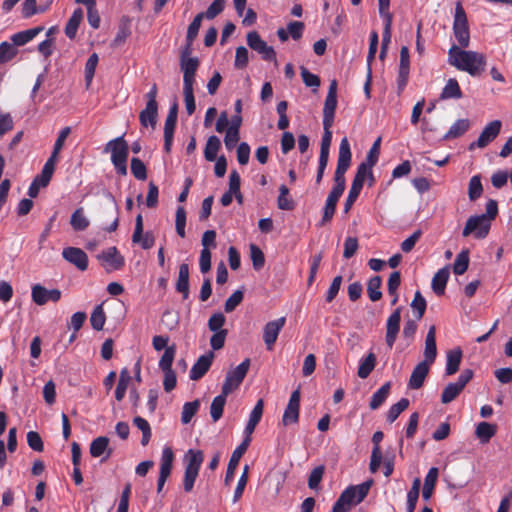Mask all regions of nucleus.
<instances>
[{
    "mask_svg": "<svg viewBox=\"0 0 512 512\" xmlns=\"http://www.w3.org/2000/svg\"><path fill=\"white\" fill-rule=\"evenodd\" d=\"M448 62L460 71L471 76H479L485 70L486 57L484 54L472 50H464L452 45L448 51Z\"/></svg>",
    "mask_w": 512,
    "mask_h": 512,
    "instance_id": "nucleus-1",
    "label": "nucleus"
},
{
    "mask_svg": "<svg viewBox=\"0 0 512 512\" xmlns=\"http://www.w3.org/2000/svg\"><path fill=\"white\" fill-rule=\"evenodd\" d=\"M371 485L372 480H368L359 485L347 487L334 503L331 512H348L366 498Z\"/></svg>",
    "mask_w": 512,
    "mask_h": 512,
    "instance_id": "nucleus-2",
    "label": "nucleus"
},
{
    "mask_svg": "<svg viewBox=\"0 0 512 512\" xmlns=\"http://www.w3.org/2000/svg\"><path fill=\"white\" fill-rule=\"evenodd\" d=\"M351 149L349 141L346 137H344L339 146L338 152V160L337 167L334 174V186L331 192L338 193L340 195L343 194L346 187L345 173L350 167L351 164Z\"/></svg>",
    "mask_w": 512,
    "mask_h": 512,
    "instance_id": "nucleus-3",
    "label": "nucleus"
},
{
    "mask_svg": "<svg viewBox=\"0 0 512 512\" xmlns=\"http://www.w3.org/2000/svg\"><path fill=\"white\" fill-rule=\"evenodd\" d=\"M104 152L111 154V162L116 172L121 176H126L129 146L124 136L122 135L110 140L105 145Z\"/></svg>",
    "mask_w": 512,
    "mask_h": 512,
    "instance_id": "nucleus-4",
    "label": "nucleus"
},
{
    "mask_svg": "<svg viewBox=\"0 0 512 512\" xmlns=\"http://www.w3.org/2000/svg\"><path fill=\"white\" fill-rule=\"evenodd\" d=\"M453 33L460 48H467L470 43V32L467 16L460 2L456 3L453 22Z\"/></svg>",
    "mask_w": 512,
    "mask_h": 512,
    "instance_id": "nucleus-5",
    "label": "nucleus"
},
{
    "mask_svg": "<svg viewBox=\"0 0 512 512\" xmlns=\"http://www.w3.org/2000/svg\"><path fill=\"white\" fill-rule=\"evenodd\" d=\"M250 367V359H245L242 363H240L236 368L227 372L225 381L222 385V390L224 394H230L232 391L236 390L240 384L243 382L244 378L247 375V372Z\"/></svg>",
    "mask_w": 512,
    "mask_h": 512,
    "instance_id": "nucleus-6",
    "label": "nucleus"
},
{
    "mask_svg": "<svg viewBox=\"0 0 512 512\" xmlns=\"http://www.w3.org/2000/svg\"><path fill=\"white\" fill-rule=\"evenodd\" d=\"M247 45L250 49L259 53L263 60L273 61L277 65L276 52L259 35L257 31H250L246 36Z\"/></svg>",
    "mask_w": 512,
    "mask_h": 512,
    "instance_id": "nucleus-7",
    "label": "nucleus"
},
{
    "mask_svg": "<svg viewBox=\"0 0 512 512\" xmlns=\"http://www.w3.org/2000/svg\"><path fill=\"white\" fill-rule=\"evenodd\" d=\"M491 223L488 221L485 215H475L468 218L465 227L462 231V235L467 237L474 234L475 238H485L490 230Z\"/></svg>",
    "mask_w": 512,
    "mask_h": 512,
    "instance_id": "nucleus-8",
    "label": "nucleus"
},
{
    "mask_svg": "<svg viewBox=\"0 0 512 512\" xmlns=\"http://www.w3.org/2000/svg\"><path fill=\"white\" fill-rule=\"evenodd\" d=\"M502 123L500 120H494L488 123L480 133L476 142L470 144L469 149L474 147L484 148L491 143L500 133Z\"/></svg>",
    "mask_w": 512,
    "mask_h": 512,
    "instance_id": "nucleus-9",
    "label": "nucleus"
},
{
    "mask_svg": "<svg viewBox=\"0 0 512 512\" xmlns=\"http://www.w3.org/2000/svg\"><path fill=\"white\" fill-rule=\"evenodd\" d=\"M178 104L174 102L168 112L164 125V150L169 153L173 142L174 130L177 123Z\"/></svg>",
    "mask_w": 512,
    "mask_h": 512,
    "instance_id": "nucleus-10",
    "label": "nucleus"
},
{
    "mask_svg": "<svg viewBox=\"0 0 512 512\" xmlns=\"http://www.w3.org/2000/svg\"><path fill=\"white\" fill-rule=\"evenodd\" d=\"M337 86L335 79L330 81L328 93L323 107V122L333 123L337 107Z\"/></svg>",
    "mask_w": 512,
    "mask_h": 512,
    "instance_id": "nucleus-11",
    "label": "nucleus"
},
{
    "mask_svg": "<svg viewBox=\"0 0 512 512\" xmlns=\"http://www.w3.org/2000/svg\"><path fill=\"white\" fill-rule=\"evenodd\" d=\"M401 311L402 308H396L391 315L388 317L386 322V335L385 341L386 345L392 349L395 341L397 339L398 333L400 331V321H401Z\"/></svg>",
    "mask_w": 512,
    "mask_h": 512,
    "instance_id": "nucleus-12",
    "label": "nucleus"
},
{
    "mask_svg": "<svg viewBox=\"0 0 512 512\" xmlns=\"http://www.w3.org/2000/svg\"><path fill=\"white\" fill-rule=\"evenodd\" d=\"M286 322L285 317H280L276 320L270 321L265 324L263 329V340L267 350L271 351L278 338L281 329L284 327Z\"/></svg>",
    "mask_w": 512,
    "mask_h": 512,
    "instance_id": "nucleus-13",
    "label": "nucleus"
},
{
    "mask_svg": "<svg viewBox=\"0 0 512 512\" xmlns=\"http://www.w3.org/2000/svg\"><path fill=\"white\" fill-rule=\"evenodd\" d=\"M300 409V389L294 390L291 395L287 407L284 411L282 422L285 426L295 424L299 420Z\"/></svg>",
    "mask_w": 512,
    "mask_h": 512,
    "instance_id": "nucleus-14",
    "label": "nucleus"
},
{
    "mask_svg": "<svg viewBox=\"0 0 512 512\" xmlns=\"http://www.w3.org/2000/svg\"><path fill=\"white\" fill-rule=\"evenodd\" d=\"M63 258L73 264L80 271H85L88 268V256L80 248L66 247L62 251Z\"/></svg>",
    "mask_w": 512,
    "mask_h": 512,
    "instance_id": "nucleus-15",
    "label": "nucleus"
},
{
    "mask_svg": "<svg viewBox=\"0 0 512 512\" xmlns=\"http://www.w3.org/2000/svg\"><path fill=\"white\" fill-rule=\"evenodd\" d=\"M251 442V438L246 437L243 442L233 451L230 460L228 462L226 475H225V484H229L230 481L234 478L235 470L239 464V461L243 454L246 452L249 444Z\"/></svg>",
    "mask_w": 512,
    "mask_h": 512,
    "instance_id": "nucleus-16",
    "label": "nucleus"
},
{
    "mask_svg": "<svg viewBox=\"0 0 512 512\" xmlns=\"http://www.w3.org/2000/svg\"><path fill=\"white\" fill-rule=\"evenodd\" d=\"M213 359L214 353L212 351L201 355L190 370V379L193 381L201 379L210 369Z\"/></svg>",
    "mask_w": 512,
    "mask_h": 512,
    "instance_id": "nucleus-17",
    "label": "nucleus"
},
{
    "mask_svg": "<svg viewBox=\"0 0 512 512\" xmlns=\"http://www.w3.org/2000/svg\"><path fill=\"white\" fill-rule=\"evenodd\" d=\"M199 67L197 57L189 59H180V69L183 72V86H193L195 82V74Z\"/></svg>",
    "mask_w": 512,
    "mask_h": 512,
    "instance_id": "nucleus-18",
    "label": "nucleus"
},
{
    "mask_svg": "<svg viewBox=\"0 0 512 512\" xmlns=\"http://www.w3.org/2000/svg\"><path fill=\"white\" fill-rule=\"evenodd\" d=\"M431 364L421 361L413 369L409 378L408 386L411 389H419L423 386L425 378L429 373V367Z\"/></svg>",
    "mask_w": 512,
    "mask_h": 512,
    "instance_id": "nucleus-19",
    "label": "nucleus"
},
{
    "mask_svg": "<svg viewBox=\"0 0 512 512\" xmlns=\"http://www.w3.org/2000/svg\"><path fill=\"white\" fill-rule=\"evenodd\" d=\"M437 356V346H436V328L435 326H431L427 332L425 339V348H424V360L428 364H433Z\"/></svg>",
    "mask_w": 512,
    "mask_h": 512,
    "instance_id": "nucleus-20",
    "label": "nucleus"
},
{
    "mask_svg": "<svg viewBox=\"0 0 512 512\" xmlns=\"http://www.w3.org/2000/svg\"><path fill=\"white\" fill-rule=\"evenodd\" d=\"M89 452L94 458H98L106 453L102 462L108 459L112 455V449L109 448V438L106 436L95 438L90 444Z\"/></svg>",
    "mask_w": 512,
    "mask_h": 512,
    "instance_id": "nucleus-21",
    "label": "nucleus"
},
{
    "mask_svg": "<svg viewBox=\"0 0 512 512\" xmlns=\"http://www.w3.org/2000/svg\"><path fill=\"white\" fill-rule=\"evenodd\" d=\"M98 258L113 270L121 269L124 265V258L114 246L103 251Z\"/></svg>",
    "mask_w": 512,
    "mask_h": 512,
    "instance_id": "nucleus-22",
    "label": "nucleus"
},
{
    "mask_svg": "<svg viewBox=\"0 0 512 512\" xmlns=\"http://www.w3.org/2000/svg\"><path fill=\"white\" fill-rule=\"evenodd\" d=\"M131 18L122 16L119 22L118 31L115 38L111 42V46L116 48L125 43L126 39L131 35Z\"/></svg>",
    "mask_w": 512,
    "mask_h": 512,
    "instance_id": "nucleus-23",
    "label": "nucleus"
},
{
    "mask_svg": "<svg viewBox=\"0 0 512 512\" xmlns=\"http://www.w3.org/2000/svg\"><path fill=\"white\" fill-rule=\"evenodd\" d=\"M450 276L449 267L438 270L432 278L431 287L435 294L441 296L445 293L446 284Z\"/></svg>",
    "mask_w": 512,
    "mask_h": 512,
    "instance_id": "nucleus-24",
    "label": "nucleus"
},
{
    "mask_svg": "<svg viewBox=\"0 0 512 512\" xmlns=\"http://www.w3.org/2000/svg\"><path fill=\"white\" fill-rule=\"evenodd\" d=\"M44 30L43 26L34 27L24 31H20L11 36V42L16 46H23L33 40L38 34Z\"/></svg>",
    "mask_w": 512,
    "mask_h": 512,
    "instance_id": "nucleus-25",
    "label": "nucleus"
},
{
    "mask_svg": "<svg viewBox=\"0 0 512 512\" xmlns=\"http://www.w3.org/2000/svg\"><path fill=\"white\" fill-rule=\"evenodd\" d=\"M176 290L181 293L183 299L189 296V266L187 263H182L179 266L178 279L176 282Z\"/></svg>",
    "mask_w": 512,
    "mask_h": 512,
    "instance_id": "nucleus-26",
    "label": "nucleus"
},
{
    "mask_svg": "<svg viewBox=\"0 0 512 512\" xmlns=\"http://www.w3.org/2000/svg\"><path fill=\"white\" fill-rule=\"evenodd\" d=\"M497 432V425L489 422H480L475 429V435L482 444L488 443Z\"/></svg>",
    "mask_w": 512,
    "mask_h": 512,
    "instance_id": "nucleus-27",
    "label": "nucleus"
},
{
    "mask_svg": "<svg viewBox=\"0 0 512 512\" xmlns=\"http://www.w3.org/2000/svg\"><path fill=\"white\" fill-rule=\"evenodd\" d=\"M462 356L463 354L460 348H455L447 352L445 369L447 375H454L459 370Z\"/></svg>",
    "mask_w": 512,
    "mask_h": 512,
    "instance_id": "nucleus-28",
    "label": "nucleus"
},
{
    "mask_svg": "<svg viewBox=\"0 0 512 512\" xmlns=\"http://www.w3.org/2000/svg\"><path fill=\"white\" fill-rule=\"evenodd\" d=\"M469 119H458L443 136V140L456 139L464 135L470 129Z\"/></svg>",
    "mask_w": 512,
    "mask_h": 512,
    "instance_id": "nucleus-29",
    "label": "nucleus"
},
{
    "mask_svg": "<svg viewBox=\"0 0 512 512\" xmlns=\"http://www.w3.org/2000/svg\"><path fill=\"white\" fill-rule=\"evenodd\" d=\"M342 195L335 193V192H329L328 197L326 199L325 206L323 208V216L321 219V225H324L327 222H330L334 216L336 205L339 200V198Z\"/></svg>",
    "mask_w": 512,
    "mask_h": 512,
    "instance_id": "nucleus-30",
    "label": "nucleus"
},
{
    "mask_svg": "<svg viewBox=\"0 0 512 512\" xmlns=\"http://www.w3.org/2000/svg\"><path fill=\"white\" fill-rule=\"evenodd\" d=\"M439 471L438 468L432 467L429 469L425 479L424 486L422 489V497L424 500H429L433 494L437 479H438Z\"/></svg>",
    "mask_w": 512,
    "mask_h": 512,
    "instance_id": "nucleus-31",
    "label": "nucleus"
},
{
    "mask_svg": "<svg viewBox=\"0 0 512 512\" xmlns=\"http://www.w3.org/2000/svg\"><path fill=\"white\" fill-rule=\"evenodd\" d=\"M158 116V105L146 104L145 109H143L139 114V120L142 126L152 128L155 127Z\"/></svg>",
    "mask_w": 512,
    "mask_h": 512,
    "instance_id": "nucleus-32",
    "label": "nucleus"
},
{
    "mask_svg": "<svg viewBox=\"0 0 512 512\" xmlns=\"http://www.w3.org/2000/svg\"><path fill=\"white\" fill-rule=\"evenodd\" d=\"M203 460L204 454L201 450H188V452L185 454V470H190L199 473Z\"/></svg>",
    "mask_w": 512,
    "mask_h": 512,
    "instance_id": "nucleus-33",
    "label": "nucleus"
},
{
    "mask_svg": "<svg viewBox=\"0 0 512 512\" xmlns=\"http://www.w3.org/2000/svg\"><path fill=\"white\" fill-rule=\"evenodd\" d=\"M82 19L83 10L81 8L75 9L65 26V34L69 39H74L76 37L77 30Z\"/></svg>",
    "mask_w": 512,
    "mask_h": 512,
    "instance_id": "nucleus-34",
    "label": "nucleus"
},
{
    "mask_svg": "<svg viewBox=\"0 0 512 512\" xmlns=\"http://www.w3.org/2000/svg\"><path fill=\"white\" fill-rule=\"evenodd\" d=\"M57 162H58L57 159H53L52 157H49L47 159V161L45 162L40 175H37L34 178L40 185H42V187H46L49 184V182L53 176Z\"/></svg>",
    "mask_w": 512,
    "mask_h": 512,
    "instance_id": "nucleus-35",
    "label": "nucleus"
},
{
    "mask_svg": "<svg viewBox=\"0 0 512 512\" xmlns=\"http://www.w3.org/2000/svg\"><path fill=\"white\" fill-rule=\"evenodd\" d=\"M391 383L386 382L383 384L371 397L369 407L372 410L378 409L389 396Z\"/></svg>",
    "mask_w": 512,
    "mask_h": 512,
    "instance_id": "nucleus-36",
    "label": "nucleus"
},
{
    "mask_svg": "<svg viewBox=\"0 0 512 512\" xmlns=\"http://www.w3.org/2000/svg\"><path fill=\"white\" fill-rule=\"evenodd\" d=\"M228 395L229 394H224V391L222 390L221 394L212 400L210 405V415L214 422H217L222 417Z\"/></svg>",
    "mask_w": 512,
    "mask_h": 512,
    "instance_id": "nucleus-37",
    "label": "nucleus"
},
{
    "mask_svg": "<svg viewBox=\"0 0 512 512\" xmlns=\"http://www.w3.org/2000/svg\"><path fill=\"white\" fill-rule=\"evenodd\" d=\"M461 97L462 91L460 89L458 81L454 78L449 79L441 92L440 98L442 100H445L452 98L460 99Z\"/></svg>",
    "mask_w": 512,
    "mask_h": 512,
    "instance_id": "nucleus-38",
    "label": "nucleus"
},
{
    "mask_svg": "<svg viewBox=\"0 0 512 512\" xmlns=\"http://www.w3.org/2000/svg\"><path fill=\"white\" fill-rule=\"evenodd\" d=\"M376 365V356L370 352L364 359L360 361L357 375L361 379H366L374 370Z\"/></svg>",
    "mask_w": 512,
    "mask_h": 512,
    "instance_id": "nucleus-39",
    "label": "nucleus"
},
{
    "mask_svg": "<svg viewBox=\"0 0 512 512\" xmlns=\"http://www.w3.org/2000/svg\"><path fill=\"white\" fill-rule=\"evenodd\" d=\"M220 148H221L220 139L215 135L210 136L206 142V146L204 149L205 159L209 162L215 161L218 158L217 153Z\"/></svg>",
    "mask_w": 512,
    "mask_h": 512,
    "instance_id": "nucleus-40",
    "label": "nucleus"
},
{
    "mask_svg": "<svg viewBox=\"0 0 512 512\" xmlns=\"http://www.w3.org/2000/svg\"><path fill=\"white\" fill-rule=\"evenodd\" d=\"M372 167L373 165H370L367 162H362L358 167L356 174L354 176V179L352 181V184L355 186H358L360 188H363L364 181L366 178H372Z\"/></svg>",
    "mask_w": 512,
    "mask_h": 512,
    "instance_id": "nucleus-41",
    "label": "nucleus"
},
{
    "mask_svg": "<svg viewBox=\"0 0 512 512\" xmlns=\"http://www.w3.org/2000/svg\"><path fill=\"white\" fill-rule=\"evenodd\" d=\"M70 224L75 231H83L89 226L90 222L86 218L84 214V209L82 207L77 208L72 213L70 218Z\"/></svg>",
    "mask_w": 512,
    "mask_h": 512,
    "instance_id": "nucleus-42",
    "label": "nucleus"
},
{
    "mask_svg": "<svg viewBox=\"0 0 512 512\" xmlns=\"http://www.w3.org/2000/svg\"><path fill=\"white\" fill-rule=\"evenodd\" d=\"M277 206L280 210L291 211L295 207L292 198L289 197V189L286 185L282 184L279 187V196L277 198Z\"/></svg>",
    "mask_w": 512,
    "mask_h": 512,
    "instance_id": "nucleus-43",
    "label": "nucleus"
},
{
    "mask_svg": "<svg viewBox=\"0 0 512 512\" xmlns=\"http://www.w3.org/2000/svg\"><path fill=\"white\" fill-rule=\"evenodd\" d=\"M381 285L382 278L380 276H374L368 281L367 294L372 302H376L382 298Z\"/></svg>",
    "mask_w": 512,
    "mask_h": 512,
    "instance_id": "nucleus-44",
    "label": "nucleus"
},
{
    "mask_svg": "<svg viewBox=\"0 0 512 512\" xmlns=\"http://www.w3.org/2000/svg\"><path fill=\"white\" fill-rule=\"evenodd\" d=\"M469 266V251L462 250L457 256L453 263V272L456 275L464 274Z\"/></svg>",
    "mask_w": 512,
    "mask_h": 512,
    "instance_id": "nucleus-45",
    "label": "nucleus"
},
{
    "mask_svg": "<svg viewBox=\"0 0 512 512\" xmlns=\"http://www.w3.org/2000/svg\"><path fill=\"white\" fill-rule=\"evenodd\" d=\"M106 316L103 310L102 304L97 305L90 317V323L94 330L100 331L103 329L105 324Z\"/></svg>",
    "mask_w": 512,
    "mask_h": 512,
    "instance_id": "nucleus-46",
    "label": "nucleus"
},
{
    "mask_svg": "<svg viewBox=\"0 0 512 512\" xmlns=\"http://www.w3.org/2000/svg\"><path fill=\"white\" fill-rule=\"evenodd\" d=\"M409 400L407 398H401L397 403L392 405L387 412V421L393 423L399 415L408 408Z\"/></svg>",
    "mask_w": 512,
    "mask_h": 512,
    "instance_id": "nucleus-47",
    "label": "nucleus"
},
{
    "mask_svg": "<svg viewBox=\"0 0 512 512\" xmlns=\"http://www.w3.org/2000/svg\"><path fill=\"white\" fill-rule=\"evenodd\" d=\"M483 193V186L481 183V177L474 175L471 177L468 185V197L471 201L477 200Z\"/></svg>",
    "mask_w": 512,
    "mask_h": 512,
    "instance_id": "nucleus-48",
    "label": "nucleus"
},
{
    "mask_svg": "<svg viewBox=\"0 0 512 512\" xmlns=\"http://www.w3.org/2000/svg\"><path fill=\"white\" fill-rule=\"evenodd\" d=\"M411 308L416 312V319L420 320L425 314L427 302L420 291H416L414 298L410 304Z\"/></svg>",
    "mask_w": 512,
    "mask_h": 512,
    "instance_id": "nucleus-49",
    "label": "nucleus"
},
{
    "mask_svg": "<svg viewBox=\"0 0 512 512\" xmlns=\"http://www.w3.org/2000/svg\"><path fill=\"white\" fill-rule=\"evenodd\" d=\"M133 423L139 430H141V432H142L141 444L143 446H146L151 438V428H150L149 423L147 422V420H145L144 418H142L140 416H136L133 419Z\"/></svg>",
    "mask_w": 512,
    "mask_h": 512,
    "instance_id": "nucleus-50",
    "label": "nucleus"
},
{
    "mask_svg": "<svg viewBox=\"0 0 512 512\" xmlns=\"http://www.w3.org/2000/svg\"><path fill=\"white\" fill-rule=\"evenodd\" d=\"M31 296L34 303L42 306L49 301V290L40 284H36L32 287Z\"/></svg>",
    "mask_w": 512,
    "mask_h": 512,
    "instance_id": "nucleus-51",
    "label": "nucleus"
},
{
    "mask_svg": "<svg viewBox=\"0 0 512 512\" xmlns=\"http://www.w3.org/2000/svg\"><path fill=\"white\" fill-rule=\"evenodd\" d=\"M17 49L13 43L2 42L0 43V64H5L11 61L17 55Z\"/></svg>",
    "mask_w": 512,
    "mask_h": 512,
    "instance_id": "nucleus-52",
    "label": "nucleus"
},
{
    "mask_svg": "<svg viewBox=\"0 0 512 512\" xmlns=\"http://www.w3.org/2000/svg\"><path fill=\"white\" fill-rule=\"evenodd\" d=\"M200 407V401L194 400L191 402H186L183 405L182 409V415H181V421L183 424H188L193 416L197 413L198 409Z\"/></svg>",
    "mask_w": 512,
    "mask_h": 512,
    "instance_id": "nucleus-53",
    "label": "nucleus"
},
{
    "mask_svg": "<svg viewBox=\"0 0 512 512\" xmlns=\"http://www.w3.org/2000/svg\"><path fill=\"white\" fill-rule=\"evenodd\" d=\"M174 460V453L170 447H165L162 451L160 472L171 474L172 465Z\"/></svg>",
    "mask_w": 512,
    "mask_h": 512,
    "instance_id": "nucleus-54",
    "label": "nucleus"
},
{
    "mask_svg": "<svg viewBox=\"0 0 512 512\" xmlns=\"http://www.w3.org/2000/svg\"><path fill=\"white\" fill-rule=\"evenodd\" d=\"M204 18V13H198L193 21L189 24L186 34V42H194L196 39L199 29L201 27L202 19Z\"/></svg>",
    "mask_w": 512,
    "mask_h": 512,
    "instance_id": "nucleus-55",
    "label": "nucleus"
},
{
    "mask_svg": "<svg viewBox=\"0 0 512 512\" xmlns=\"http://www.w3.org/2000/svg\"><path fill=\"white\" fill-rule=\"evenodd\" d=\"M176 354V347L175 345L168 346L165 350L163 355L160 358L159 361V368L161 370H168L172 369V364L175 358Z\"/></svg>",
    "mask_w": 512,
    "mask_h": 512,
    "instance_id": "nucleus-56",
    "label": "nucleus"
},
{
    "mask_svg": "<svg viewBox=\"0 0 512 512\" xmlns=\"http://www.w3.org/2000/svg\"><path fill=\"white\" fill-rule=\"evenodd\" d=\"M70 133H71V128L70 127H64L60 131V133H59V135H58V137H57V139H56V141L54 143L53 151H52L50 157H52L53 159H57L58 160L59 153L62 150V148L64 146V143H65V141H66V139H67V137L69 136Z\"/></svg>",
    "mask_w": 512,
    "mask_h": 512,
    "instance_id": "nucleus-57",
    "label": "nucleus"
},
{
    "mask_svg": "<svg viewBox=\"0 0 512 512\" xmlns=\"http://www.w3.org/2000/svg\"><path fill=\"white\" fill-rule=\"evenodd\" d=\"M131 173L133 176L141 181L147 178V169L145 164L139 158L133 157L131 159Z\"/></svg>",
    "mask_w": 512,
    "mask_h": 512,
    "instance_id": "nucleus-58",
    "label": "nucleus"
},
{
    "mask_svg": "<svg viewBox=\"0 0 512 512\" xmlns=\"http://www.w3.org/2000/svg\"><path fill=\"white\" fill-rule=\"evenodd\" d=\"M98 61V55L93 53L89 56L85 64V81L87 86H89L93 80Z\"/></svg>",
    "mask_w": 512,
    "mask_h": 512,
    "instance_id": "nucleus-59",
    "label": "nucleus"
},
{
    "mask_svg": "<svg viewBox=\"0 0 512 512\" xmlns=\"http://www.w3.org/2000/svg\"><path fill=\"white\" fill-rule=\"evenodd\" d=\"M461 392L462 390L454 382L449 383L442 392L441 402L443 404H448L456 399Z\"/></svg>",
    "mask_w": 512,
    "mask_h": 512,
    "instance_id": "nucleus-60",
    "label": "nucleus"
},
{
    "mask_svg": "<svg viewBox=\"0 0 512 512\" xmlns=\"http://www.w3.org/2000/svg\"><path fill=\"white\" fill-rule=\"evenodd\" d=\"M185 225H186V211L183 206H179L176 210L175 215V228L177 234L181 237H185Z\"/></svg>",
    "mask_w": 512,
    "mask_h": 512,
    "instance_id": "nucleus-61",
    "label": "nucleus"
},
{
    "mask_svg": "<svg viewBox=\"0 0 512 512\" xmlns=\"http://www.w3.org/2000/svg\"><path fill=\"white\" fill-rule=\"evenodd\" d=\"M250 256L255 270H260L265 264V256L262 250L255 244L250 245Z\"/></svg>",
    "mask_w": 512,
    "mask_h": 512,
    "instance_id": "nucleus-62",
    "label": "nucleus"
},
{
    "mask_svg": "<svg viewBox=\"0 0 512 512\" xmlns=\"http://www.w3.org/2000/svg\"><path fill=\"white\" fill-rule=\"evenodd\" d=\"M301 77L304 82V84L307 87H312L317 89L320 86V78L318 75H315L311 73L306 67L301 66L300 67Z\"/></svg>",
    "mask_w": 512,
    "mask_h": 512,
    "instance_id": "nucleus-63",
    "label": "nucleus"
},
{
    "mask_svg": "<svg viewBox=\"0 0 512 512\" xmlns=\"http://www.w3.org/2000/svg\"><path fill=\"white\" fill-rule=\"evenodd\" d=\"M244 297L243 291L236 290L233 292L229 298L226 300L224 305V310L226 313H230L235 310V308L242 302Z\"/></svg>",
    "mask_w": 512,
    "mask_h": 512,
    "instance_id": "nucleus-64",
    "label": "nucleus"
}]
</instances>
